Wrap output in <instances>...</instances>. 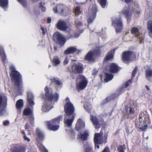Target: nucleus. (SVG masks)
Wrapping results in <instances>:
<instances>
[{
  "label": "nucleus",
  "instance_id": "obj_44",
  "mask_svg": "<svg viewBox=\"0 0 152 152\" xmlns=\"http://www.w3.org/2000/svg\"><path fill=\"white\" fill-rule=\"evenodd\" d=\"M118 149L119 152H124L123 148L122 146H119L118 147Z\"/></svg>",
  "mask_w": 152,
  "mask_h": 152
},
{
  "label": "nucleus",
  "instance_id": "obj_49",
  "mask_svg": "<svg viewBox=\"0 0 152 152\" xmlns=\"http://www.w3.org/2000/svg\"><path fill=\"white\" fill-rule=\"evenodd\" d=\"M9 123V121L6 120L3 122V125L5 126H7Z\"/></svg>",
  "mask_w": 152,
  "mask_h": 152
},
{
  "label": "nucleus",
  "instance_id": "obj_5",
  "mask_svg": "<svg viewBox=\"0 0 152 152\" xmlns=\"http://www.w3.org/2000/svg\"><path fill=\"white\" fill-rule=\"evenodd\" d=\"M97 10V7L95 4H93L90 6L88 19V23H92L95 18Z\"/></svg>",
  "mask_w": 152,
  "mask_h": 152
},
{
  "label": "nucleus",
  "instance_id": "obj_1",
  "mask_svg": "<svg viewBox=\"0 0 152 152\" xmlns=\"http://www.w3.org/2000/svg\"><path fill=\"white\" fill-rule=\"evenodd\" d=\"M62 120V116L59 115L56 118L53 119L51 121H48L47 122L48 129L51 130L55 131L57 130L59 128L58 125H55L58 123L60 121Z\"/></svg>",
  "mask_w": 152,
  "mask_h": 152
},
{
  "label": "nucleus",
  "instance_id": "obj_2",
  "mask_svg": "<svg viewBox=\"0 0 152 152\" xmlns=\"http://www.w3.org/2000/svg\"><path fill=\"white\" fill-rule=\"evenodd\" d=\"M11 71L10 76L12 77V80L15 82L18 86L20 87L21 86L22 81L20 73L13 67H11Z\"/></svg>",
  "mask_w": 152,
  "mask_h": 152
},
{
  "label": "nucleus",
  "instance_id": "obj_29",
  "mask_svg": "<svg viewBox=\"0 0 152 152\" xmlns=\"http://www.w3.org/2000/svg\"><path fill=\"white\" fill-rule=\"evenodd\" d=\"M131 106L132 107H129L127 106L126 107L128 113L129 114H132L134 113V107L132 106V104H131Z\"/></svg>",
  "mask_w": 152,
  "mask_h": 152
},
{
  "label": "nucleus",
  "instance_id": "obj_21",
  "mask_svg": "<svg viewBox=\"0 0 152 152\" xmlns=\"http://www.w3.org/2000/svg\"><path fill=\"white\" fill-rule=\"evenodd\" d=\"M74 114H73L71 118H66L64 119L65 124L68 126L70 127L74 120Z\"/></svg>",
  "mask_w": 152,
  "mask_h": 152
},
{
  "label": "nucleus",
  "instance_id": "obj_47",
  "mask_svg": "<svg viewBox=\"0 0 152 152\" xmlns=\"http://www.w3.org/2000/svg\"><path fill=\"white\" fill-rule=\"evenodd\" d=\"M134 12V14L136 15V17H137L138 16V15L140 13L139 10H135Z\"/></svg>",
  "mask_w": 152,
  "mask_h": 152
},
{
  "label": "nucleus",
  "instance_id": "obj_40",
  "mask_svg": "<svg viewBox=\"0 0 152 152\" xmlns=\"http://www.w3.org/2000/svg\"><path fill=\"white\" fill-rule=\"evenodd\" d=\"M18 1L20 3L23 7H25L27 6V2L24 0H18Z\"/></svg>",
  "mask_w": 152,
  "mask_h": 152
},
{
  "label": "nucleus",
  "instance_id": "obj_57",
  "mask_svg": "<svg viewBox=\"0 0 152 152\" xmlns=\"http://www.w3.org/2000/svg\"><path fill=\"white\" fill-rule=\"evenodd\" d=\"M29 128V125L28 124H27L25 126V129H28Z\"/></svg>",
  "mask_w": 152,
  "mask_h": 152
},
{
  "label": "nucleus",
  "instance_id": "obj_36",
  "mask_svg": "<svg viewBox=\"0 0 152 152\" xmlns=\"http://www.w3.org/2000/svg\"><path fill=\"white\" fill-rule=\"evenodd\" d=\"M113 57V53H109L107 56L104 59V62L110 60L112 59Z\"/></svg>",
  "mask_w": 152,
  "mask_h": 152
},
{
  "label": "nucleus",
  "instance_id": "obj_15",
  "mask_svg": "<svg viewBox=\"0 0 152 152\" xmlns=\"http://www.w3.org/2000/svg\"><path fill=\"white\" fill-rule=\"evenodd\" d=\"M131 32L132 34H135L136 36L138 38V41L140 43L143 42V38L142 35L138 32V29L137 27H133L131 29Z\"/></svg>",
  "mask_w": 152,
  "mask_h": 152
},
{
  "label": "nucleus",
  "instance_id": "obj_51",
  "mask_svg": "<svg viewBox=\"0 0 152 152\" xmlns=\"http://www.w3.org/2000/svg\"><path fill=\"white\" fill-rule=\"evenodd\" d=\"M23 138L25 140H26L28 142H29L30 141V139L27 137L26 135H24V137Z\"/></svg>",
  "mask_w": 152,
  "mask_h": 152
},
{
  "label": "nucleus",
  "instance_id": "obj_54",
  "mask_svg": "<svg viewBox=\"0 0 152 152\" xmlns=\"http://www.w3.org/2000/svg\"><path fill=\"white\" fill-rule=\"evenodd\" d=\"M41 29L42 31V34H45V33L46 31L44 30V28L42 27H41Z\"/></svg>",
  "mask_w": 152,
  "mask_h": 152
},
{
  "label": "nucleus",
  "instance_id": "obj_33",
  "mask_svg": "<svg viewBox=\"0 0 152 152\" xmlns=\"http://www.w3.org/2000/svg\"><path fill=\"white\" fill-rule=\"evenodd\" d=\"M53 63L54 65L57 66L60 63V61L57 57H55L53 58Z\"/></svg>",
  "mask_w": 152,
  "mask_h": 152
},
{
  "label": "nucleus",
  "instance_id": "obj_31",
  "mask_svg": "<svg viewBox=\"0 0 152 152\" xmlns=\"http://www.w3.org/2000/svg\"><path fill=\"white\" fill-rule=\"evenodd\" d=\"M122 13L126 17L130 16L131 14V13L129 12V10L127 9L123 10L122 11Z\"/></svg>",
  "mask_w": 152,
  "mask_h": 152
},
{
  "label": "nucleus",
  "instance_id": "obj_59",
  "mask_svg": "<svg viewBox=\"0 0 152 152\" xmlns=\"http://www.w3.org/2000/svg\"><path fill=\"white\" fill-rule=\"evenodd\" d=\"M33 120H34V118L32 117H31V118L30 119V122H31V124H33Z\"/></svg>",
  "mask_w": 152,
  "mask_h": 152
},
{
  "label": "nucleus",
  "instance_id": "obj_13",
  "mask_svg": "<svg viewBox=\"0 0 152 152\" xmlns=\"http://www.w3.org/2000/svg\"><path fill=\"white\" fill-rule=\"evenodd\" d=\"M53 39L56 43H59L61 45H63L65 42L63 37L58 32H56L54 34Z\"/></svg>",
  "mask_w": 152,
  "mask_h": 152
},
{
  "label": "nucleus",
  "instance_id": "obj_45",
  "mask_svg": "<svg viewBox=\"0 0 152 152\" xmlns=\"http://www.w3.org/2000/svg\"><path fill=\"white\" fill-rule=\"evenodd\" d=\"M85 108L88 112H89L91 109V106H85Z\"/></svg>",
  "mask_w": 152,
  "mask_h": 152
},
{
  "label": "nucleus",
  "instance_id": "obj_58",
  "mask_svg": "<svg viewBox=\"0 0 152 152\" xmlns=\"http://www.w3.org/2000/svg\"><path fill=\"white\" fill-rule=\"evenodd\" d=\"M2 102V97L0 96V108L1 107V103Z\"/></svg>",
  "mask_w": 152,
  "mask_h": 152
},
{
  "label": "nucleus",
  "instance_id": "obj_18",
  "mask_svg": "<svg viewBox=\"0 0 152 152\" xmlns=\"http://www.w3.org/2000/svg\"><path fill=\"white\" fill-rule=\"evenodd\" d=\"M85 126L84 122L80 119L78 120L75 126V129L77 131H80Z\"/></svg>",
  "mask_w": 152,
  "mask_h": 152
},
{
  "label": "nucleus",
  "instance_id": "obj_26",
  "mask_svg": "<svg viewBox=\"0 0 152 152\" xmlns=\"http://www.w3.org/2000/svg\"><path fill=\"white\" fill-rule=\"evenodd\" d=\"M146 77L148 79L152 77V70L148 69L145 70Z\"/></svg>",
  "mask_w": 152,
  "mask_h": 152
},
{
  "label": "nucleus",
  "instance_id": "obj_34",
  "mask_svg": "<svg viewBox=\"0 0 152 152\" xmlns=\"http://www.w3.org/2000/svg\"><path fill=\"white\" fill-rule=\"evenodd\" d=\"M80 138L83 140H86L88 136V134L87 133L85 132L84 133L80 134L79 135Z\"/></svg>",
  "mask_w": 152,
  "mask_h": 152
},
{
  "label": "nucleus",
  "instance_id": "obj_37",
  "mask_svg": "<svg viewBox=\"0 0 152 152\" xmlns=\"http://www.w3.org/2000/svg\"><path fill=\"white\" fill-rule=\"evenodd\" d=\"M81 12V10L79 6H77L75 9V15H78Z\"/></svg>",
  "mask_w": 152,
  "mask_h": 152
},
{
  "label": "nucleus",
  "instance_id": "obj_46",
  "mask_svg": "<svg viewBox=\"0 0 152 152\" xmlns=\"http://www.w3.org/2000/svg\"><path fill=\"white\" fill-rule=\"evenodd\" d=\"M5 112V110L4 108L1 109L0 110V115H3Z\"/></svg>",
  "mask_w": 152,
  "mask_h": 152
},
{
  "label": "nucleus",
  "instance_id": "obj_28",
  "mask_svg": "<svg viewBox=\"0 0 152 152\" xmlns=\"http://www.w3.org/2000/svg\"><path fill=\"white\" fill-rule=\"evenodd\" d=\"M51 82L55 84H56L58 85H61L62 84L61 82L57 78L52 77L50 79Z\"/></svg>",
  "mask_w": 152,
  "mask_h": 152
},
{
  "label": "nucleus",
  "instance_id": "obj_53",
  "mask_svg": "<svg viewBox=\"0 0 152 152\" xmlns=\"http://www.w3.org/2000/svg\"><path fill=\"white\" fill-rule=\"evenodd\" d=\"M102 152H109V148L108 147L105 148Z\"/></svg>",
  "mask_w": 152,
  "mask_h": 152
},
{
  "label": "nucleus",
  "instance_id": "obj_60",
  "mask_svg": "<svg viewBox=\"0 0 152 152\" xmlns=\"http://www.w3.org/2000/svg\"><path fill=\"white\" fill-rule=\"evenodd\" d=\"M51 19L50 18H48L47 19V23H50L51 22Z\"/></svg>",
  "mask_w": 152,
  "mask_h": 152
},
{
  "label": "nucleus",
  "instance_id": "obj_55",
  "mask_svg": "<svg viewBox=\"0 0 152 152\" xmlns=\"http://www.w3.org/2000/svg\"><path fill=\"white\" fill-rule=\"evenodd\" d=\"M110 66H113V67L118 66L115 63H113L111 64V65H110Z\"/></svg>",
  "mask_w": 152,
  "mask_h": 152
},
{
  "label": "nucleus",
  "instance_id": "obj_25",
  "mask_svg": "<svg viewBox=\"0 0 152 152\" xmlns=\"http://www.w3.org/2000/svg\"><path fill=\"white\" fill-rule=\"evenodd\" d=\"M72 69V71L74 73H80L83 71L82 67H71Z\"/></svg>",
  "mask_w": 152,
  "mask_h": 152
},
{
  "label": "nucleus",
  "instance_id": "obj_63",
  "mask_svg": "<svg viewBox=\"0 0 152 152\" xmlns=\"http://www.w3.org/2000/svg\"><path fill=\"white\" fill-rule=\"evenodd\" d=\"M145 87L148 90H149L150 89V88H149V87L147 86H145Z\"/></svg>",
  "mask_w": 152,
  "mask_h": 152
},
{
  "label": "nucleus",
  "instance_id": "obj_32",
  "mask_svg": "<svg viewBox=\"0 0 152 152\" xmlns=\"http://www.w3.org/2000/svg\"><path fill=\"white\" fill-rule=\"evenodd\" d=\"M51 108L50 107L48 106L47 104H44L42 107V110L44 112H48Z\"/></svg>",
  "mask_w": 152,
  "mask_h": 152
},
{
  "label": "nucleus",
  "instance_id": "obj_11",
  "mask_svg": "<svg viewBox=\"0 0 152 152\" xmlns=\"http://www.w3.org/2000/svg\"><path fill=\"white\" fill-rule=\"evenodd\" d=\"M56 27L59 30L69 32L70 31V28L67 26L65 22L62 20L59 21L56 24Z\"/></svg>",
  "mask_w": 152,
  "mask_h": 152
},
{
  "label": "nucleus",
  "instance_id": "obj_16",
  "mask_svg": "<svg viewBox=\"0 0 152 152\" xmlns=\"http://www.w3.org/2000/svg\"><path fill=\"white\" fill-rule=\"evenodd\" d=\"M64 6L62 4L57 5L56 6L53 8V10L55 13H59L63 14V13Z\"/></svg>",
  "mask_w": 152,
  "mask_h": 152
},
{
  "label": "nucleus",
  "instance_id": "obj_50",
  "mask_svg": "<svg viewBox=\"0 0 152 152\" xmlns=\"http://www.w3.org/2000/svg\"><path fill=\"white\" fill-rule=\"evenodd\" d=\"M68 60L67 58H66L63 62V64L64 65H65L68 63Z\"/></svg>",
  "mask_w": 152,
  "mask_h": 152
},
{
  "label": "nucleus",
  "instance_id": "obj_10",
  "mask_svg": "<svg viewBox=\"0 0 152 152\" xmlns=\"http://www.w3.org/2000/svg\"><path fill=\"white\" fill-rule=\"evenodd\" d=\"M66 100L67 102L64 106L65 113L67 115L69 116L72 114L73 115L74 111V107L71 102H68L69 101V99L67 98Z\"/></svg>",
  "mask_w": 152,
  "mask_h": 152
},
{
  "label": "nucleus",
  "instance_id": "obj_6",
  "mask_svg": "<svg viewBox=\"0 0 152 152\" xmlns=\"http://www.w3.org/2000/svg\"><path fill=\"white\" fill-rule=\"evenodd\" d=\"M37 140L38 142L37 145L40 150L42 152H47L45 148L40 143L44 138V135L42 132L39 129H37Z\"/></svg>",
  "mask_w": 152,
  "mask_h": 152
},
{
  "label": "nucleus",
  "instance_id": "obj_23",
  "mask_svg": "<svg viewBox=\"0 0 152 152\" xmlns=\"http://www.w3.org/2000/svg\"><path fill=\"white\" fill-rule=\"evenodd\" d=\"M8 0H0V6L4 9H6L7 7Z\"/></svg>",
  "mask_w": 152,
  "mask_h": 152
},
{
  "label": "nucleus",
  "instance_id": "obj_39",
  "mask_svg": "<svg viewBox=\"0 0 152 152\" xmlns=\"http://www.w3.org/2000/svg\"><path fill=\"white\" fill-rule=\"evenodd\" d=\"M110 72L112 73H115L118 70V67H110Z\"/></svg>",
  "mask_w": 152,
  "mask_h": 152
},
{
  "label": "nucleus",
  "instance_id": "obj_8",
  "mask_svg": "<svg viewBox=\"0 0 152 152\" xmlns=\"http://www.w3.org/2000/svg\"><path fill=\"white\" fill-rule=\"evenodd\" d=\"M112 25L115 27L116 33L121 32L123 29V24L121 17L117 18L113 20Z\"/></svg>",
  "mask_w": 152,
  "mask_h": 152
},
{
  "label": "nucleus",
  "instance_id": "obj_27",
  "mask_svg": "<svg viewBox=\"0 0 152 152\" xmlns=\"http://www.w3.org/2000/svg\"><path fill=\"white\" fill-rule=\"evenodd\" d=\"M148 28L149 31V35L152 38V21H150L148 22Z\"/></svg>",
  "mask_w": 152,
  "mask_h": 152
},
{
  "label": "nucleus",
  "instance_id": "obj_42",
  "mask_svg": "<svg viewBox=\"0 0 152 152\" xmlns=\"http://www.w3.org/2000/svg\"><path fill=\"white\" fill-rule=\"evenodd\" d=\"M44 3L41 2L40 3V8L42 9L43 11H44L45 10V8L44 6Z\"/></svg>",
  "mask_w": 152,
  "mask_h": 152
},
{
  "label": "nucleus",
  "instance_id": "obj_17",
  "mask_svg": "<svg viewBox=\"0 0 152 152\" xmlns=\"http://www.w3.org/2000/svg\"><path fill=\"white\" fill-rule=\"evenodd\" d=\"M91 119L94 125L95 129H98L99 128L100 125L95 115H91Z\"/></svg>",
  "mask_w": 152,
  "mask_h": 152
},
{
  "label": "nucleus",
  "instance_id": "obj_14",
  "mask_svg": "<svg viewBox=\"0 0 152 152\" xmlns=\"http://www.w3.org/2000/svg\"><path fill=\"white\" fill-rule=\"evenodd\" d=\"M82 80L78 83L77 86V88L78 90H81L83 89L86 86L87 82L86 78L83 76H80Z\"/></svg>",
  "mask_w": 152,
  "mask_h": 152
},
{
  "label": "nucleus",
  "instance_id": "obj_56",
  "mask_svg": "<svg viewBox=\"0 0 152 152\" xmlns=\"http://www.w3.org/2000/svg\"><path fill=\"white\" fill-rule=\"evenodd\" d=\"M97 72V71L96 69H94L92 74L94 75H95Z\"/></svg>",
  "mask_w": 152,
  "mask_h": 152
},
{
  "label": "nucleus",
  "instance_id": "obj_4",
  "mask_svg": "<svg viewBox=\"0 0 152 152\" xmlns=\"http://www.w3.org/2000/svg\"><path fill=\"white\" fill-rule=\"evenodd\" d=\"M45 99L50 101L52 100H54L55 101L58 100L59 97L58 94L56 93L53 95H52V90L51 88L46 87L45 88Z\"/></svg>",
  "mask_w": 152,
  "mask_h": 152
},
{
  "label": "nucleus",
  "instance_id": "obj_3",
  "mask_svg": "<svg viewBox=\"0 0 152 152\" xmlns=\"http://www.w3.org/2000/svg\"><path fill=\"white\" fill-rule=\"evenodd\" d=\"M135 54L132 51L124 52L122 55V60L125 63H127L131 61L135 58Z\"/></svg>",
  "mask_w": 152,
  "mask_h": 152
},
{
  "label": "nucleus",
  "instance_id": "obj_35",
  "mask_svg": "<svg viewBox=\"0 0 152 152\" xmlns=\"http://www.w3.org/2000/svg\"><path fill=\"white\" fill-rule=\"evenodd\" d=\"M31 113V111L29 108L25 109L23 112V114L25 115H28Z\"/></svg>",
  "mask_w": 152,
  "mask_h": 152
},
{
  "label": "nucleus",
  "instance_id": "obj_12",
  "mask_svg": "<svg viewBox=\"0 0 152 152\" xmlns=\"http://www.w3.org/2000/svg\"><path fill=\"white\" fill-rule=\"evenodd\" d=\"M102 134L101 133H95L94 134V141L96 148L99 149V144H102L103 142Z\"/></svg>",
  "mask_w": 152,
  "mask_h": 152
},
{
  "label": "nucleus",
  "instance_id": "obj_22",
  "mask_svg": "<svg viewBox=\"0 0 152 152\" xmlns=\"http://www.w3.org/2000/svg\"><path fill=\"white\" fill-rule=\"evenodd\" d=\"M77 49L75 47H70L65 50L64 53L66 54H68L73 53L75 52Z\"/></svg>",
  "mask_w": 152,
  "mask_h": 152
},
{
  "label": "nucleus",
  "instance_id": "obj_48",
  "mask_svg": "<svg viewBox=\"0 0 152 152\" xmlns=\"http://www.w3.org/2000/svg\"><path fill=\"white\" fill-rule=\"evenodd\" d=\"M75 23L76 25L77 26H80L82 25V23L80 22H79L78 21H75Z\"/></svg>",
  "mask_w": 152,
  "mask_h": 152
},
{
  "label": "nucleus",
  "instance_id": "obj_30",
  "mask_svg": "<svg viewBox=\"0 0 152 152\" xmlns=\"http://www.w3.org/2000/svg\"><path fill=\"white\" fill-rule=\"evenodd\" d=\"M23 106V100L21 99L18 100L17 102L16 106L18 109H19L22 107Z\"/></svg>",
  "mask_w": 152,
  "mask_h": 152
},
{
  "label": "nucleus",
  "instance_id": "obj_38",
  "mask_svg": "<svg viewBox=\"0 0 152 152\" xmlns=\"http://www.w3.org/2000/svg\"><path fill=\"white\" fill-rule=\"evenodd\" d=\"M102 8H104L106 5L107 0H98Z\"/></svg>",
  "mask_w": 152,
  "mask_h": 152
},
{
  "label": "nucleus",
  "instance_id": "obj_20",
  "mask_svg": "<svg viewBox=\"0 0 152 152\" xmlns=\"http://www.w3.org/2000/svg\"><path fill=\"white\" fill-rule=\"evenodd\" d=\"M0 55H1L2 60L4 62L5 65L7 66V65L5 64L6 62L5 61H6V56L5 53L4 51L2 46L0 45Z\"/></svg>",
  "mask_w": 152,
  "mask_h": 152
},
{
  "label": "nucleus",
  "instance_id": "obj_64",
  "mask_svg": "<svg viewBox=\"0 0 152 152\" xmlns=\"http://www.w3.org/2000/svg\"><path fill=\"white\" fill-rule=\"evenodd\" d=\"M7 102V99L6 98H4V103H6Z\"/></svg>",
  "mask_w": 152,
  "mask_h": 152
},
{
  "label": "nucleus",
  "instance_id": "obj_61",
  "mask_svg": "<svg viewBox=\"0 0 152 152\" xmlns=\"http://www.w3.org/2000/svg\"><path fill=\"white\" fill-rule=\"evenodd\" d=\"M79 36V34H75L73 37H75V38H77V37Z\"/></svg>",
  "mask_w": 152,
  "mask_h": 152
},
{
  "label": "nucleus",
  "instance_id": "obj_24",
  "mask_svg": "<svg viewBox=\"0 0 152 152\" xmlns=\"http://www.w3.org/2000/svg\"><path fill=\"white\" fill-rule=\"evenodd\" d=\"M105 78L104 81L105 83L107 82L108 81L112 80L113 78V76L111 74H108L105 72Z\"/></svg>",
  "mask_w": 152,
  "mask_h": 152
},
{
  "label": "nucleus",
  "instance_id": "obj_52",
  "mask_svg": "<svg viewBox=\"0 0 152 152\" xmlns=\"http://www.w3.org/2000/svg\"><path fill=\"white\" fill-rule=\"evenodd\" d=\"M91 150V148L90 147H88L86 149V152H90Z\"/></svg>",
  "mask_w": 152,
  "mask_h": 152
},
{
  "label": "nucleus",
  "instance_id": "obj_7",
  "mask_svg": "<svg viewBox=\"0 0 152 152\" xmlns=\"http://www.w3.org/2000/svg\"><path fill=\"white\" fill-rule=\"evenodd\" d=\"M143 113H141L139 116V121L140 124L139 125L140 129L144 130L147 127V124L149 122V118L148 117H145Z\"/></svg>",
  "mask_w": 152,
  "mask_h": 152
},
{
  "label": "nucleus",
  "instance_id": "obj_43",
  "mask_svg": "<svg viewBox=\"0 0 152 152\" xmlns=\"http://www.w3.org/2000/svg\"><path fill=\"white\" fill-rule=\"evenodd\" d=\"M137 68L136 67L134 68V70H133L132 73V77H134L135 75L136 74V72L137 71Z\"/></svg>",
  "mask_w": 152,
  "mask_h": 152
},
{
  "label": "nucleus",
  "instance_id": "obj_19",
  "mask_svg": "<svg viewBox=\"0 0 152 152\" xmlns=\"http://www.w3.org/2000/svg\"><path fill=\"white\" fill-rule=\"evenodd\" d=\"M28 105L32 106L34 105V103L33 101V96L31 92H29L28 94Z\"/></svg>",
  "mask_w": 152,
  "mask_h": 152
},
{
  "label": "nucleus",
  "instance_id": "obj_41",
  "mask_svg": "<svg viewBox=\"0 0 152 152\" xmlns=\"http://www.w3.org/2000/svg\"><path fill=\"white\" fill-rule=\"evenodd\" d=\"M132 80L130 79L128 80L127 82H126L124 84V86L125 87H127L129 85V84L131 83Z\"/></svg>",
  "mask_w": 152,
  "mask_h": 152
},
{
  "label": "nucleus",
  "instance_id": "obj_9",
  "mask_svg": "<svg viewBox=\"0 0 152 152\" xmlns=\"http://www.w3.org/2000/svg\"><path fill=\"white\" fill-rule=\"evenodd\" d=\"M100 50L99 48L96 47L94 51L89 52L85 58V59L89 61H94V56L99 53Z\"/></svg>",
  "mask_w": 152,
  "mask_h": 152
},
{
  "label": "nucleus",
  "instance_id": "obj_62",
  "mask_svg": "<svg viewBox=\"0 0 152 152\" xmlns=\"http://www.w3.org/2000/svg\"><path fill=\"white\" fill-rule=\"evenodd\" d=\"M131 0H124L126 3H129L130 1Z\"/></svg>",
  "mask_w": 152,
  "mask_h": 152
}]
</instances>
